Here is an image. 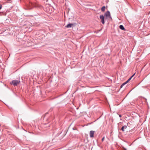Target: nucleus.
<instances>
[{"mask_svg": "<svg viewBox=\"0 0 150 150\" xmlns=\"http://www.w3.org/2000/svg\"><path fill=\"white\" fill-rule=\"evenodd\" d=\"M20 82L19 80H12L10 83L11 84L13 85L14 86H17Z\"/></svg>", "mask_w": 150, "mask_h": 150, "instance_id": "1", "label": "nucleus"}, {"mask_svg": "<svg viewBox=\"0 0 150 150\" xmlns=\"http://www.w3.org/2000/svg\"><path fill=\"white\" fill-rule=\"evenodd\" d=\"M104 16L107 18H111L110 12L109 11L106 12L104 14Z\"/></svg>", "mask_w": 150, "mask_h": 150, "instance_id": "2", "label": "nucleus"}, {"mask_svg": "<svg viewBox=\"0 0 150 150\" xmlns=\"http://www.w3.org/2000/svg\"><path fill=\"white\" fill-rule=\"evenodd\" d=\"M100 18L101 20V22L103 24L105 23L104 16L103 15H101L100 16Z\"/></svg>", "mask_w": 150, "mask_h": 150, "instance_id": "3", "label": "nucleus"}, {"mask_svg": "<svg viewBox=\"0 0 150 150\" xmlns=\"http://www.w3.org/2000/svg\"><path fill=\"white\" fill-rule=\"evenodd\" d=\"M95 131L91 130L90 132V136L91 137H94V134Z\"/></svg>", "mask_w": 150, "mask_h": 150, "instance_id": "4", "label": "nucleus"}, {"mask_svg": "<svg viewBox=\"0 0 150 150\" xmlns=\"http://www.w3.org/2000/svg\"><path fill=\"white\" fill-rule=\"evenodd\" d=\"M74 25L73 23H69L66 26V27L67 28H71L72 25Z\"/></svg>", "mask_w": 150, "mask_h": 150, "instance_id": "5", "label": "nucleus"}, {"mask_svg": "<svg viewBox=\"0 0 150 150\" xmlns=\"http://www.w3.org/2000/svg\"><path fill=\"white\" fill-rule=\"evenodd\" d=\"M135 73L134 74H133L125 82L127 84V83L132 78V77L134 75Z\"/></svg>", "mask_w": 150, "mask_h": 150, "instance_id": "6", "label": "nucleus"}, {"mask_svg": "<svg viewBox=\"0 0 150 150\" xmlns=\"http://www.w3.org/2000/svg\"><path fill=\"white\" fill-rule=\"evenodd\" d=\"M127 127L126 125L123 126L122 127L121 130H122L123 131H125L124 129H126L127 128Z\"/></svg>", "mask_w": 150, "mask_h": 150, "instance_id": "7", "label": "nucleus"}, {"mask_svg": "<svg viewBox=\"0 0 150 150\" xmlns=\"http://www.w3.org/2000/svg\"><path fill=\"white\" fill-rule=\"evenodd\" d=\"M119 28L122 30H125V28L122 25H120Z\"/></svg>", "mask_w": 150, "mask_h": 150, "instance_id": "8", "label": "nucleus"}, {"mask_svg": "<svg viewBox=\"0 0 150 150\" xmlns=\"http://www.w3.org/2000/svg\"><path fill=\"white\" fill-rule=\"evenodd\" d=\"M105 6H103L101 8V11L103 12H104L105 11Z\"/></svg>", "mask_w": 150, "mask_h": 150, "instance_id": "9", "label": "nucleus"}, {"mask_svg": "<svg viewBox=\"0 0 150 150\" xmlns=\"http://www.w3.org/2000/svg\"><path fill=\"white\" fill-rule=\"evenodd\" d=\"M126 84V83H125V82L124 83H123L121 85V86H120V88H122V87L124 86Z\"/></svg>", "mask_w": 150, "mask_h": 150, "instance_id": "10", "label": "nucleus"}, {"mask_svg": "<svg viewBox=\"0 0 150 150\" xmlns=\"http://www.w3.org/2000/svg\"><path fill=\"white\" fill-rule=\"evenodd\" d=\"M104 138H105V137H103L102 139V142H103V141H104Z\"/></svg>", "mask_w": 150, "mask_h": 150, "instance_id": "11", "label": "nucleus"}, {"mask_svg": "<svg viewBox=\"0 0 150 150\" xmlns=\"http://www.w3.org/2000/svg\"><path fill=\"white\" fill-rule=\"evenodd\" d=\"M2 7V6L1 5H0V10L1 8Z\"/></svg>", "mask_w": 150, "mask_h": 150, "instance_id": "12", "label": "nucleus"}, {"mask_svg": "<svg viewBox=\"0 0 150 150\" xmlns=\"http://www.w3.org/2000/svg\"><path fill=\"white\" fill-rule=\"evenodd\" d=\"M124 149L125 150H127V149L125 148H124Z\"/></svg>", "mask_w": 150, "mask_h": 150, "instance_id": "13", "label": "nucleus"}, {"mask_svg": "<svg viewBox=\"0 0 150 150\" xmlns=\"http://www.w3.org/2000/svg\"><path fill=\"white\" fill-rule=\"evenodd\" d=\"M121 116H121V115H119V117H121Z\"/></svg>", "mask_w": 150, "mask_h": 150, "instance_id": "14", "label": "nucleus"}]
</instances>
